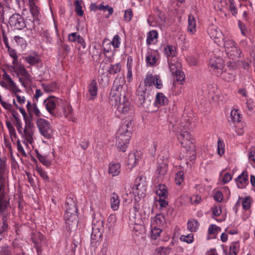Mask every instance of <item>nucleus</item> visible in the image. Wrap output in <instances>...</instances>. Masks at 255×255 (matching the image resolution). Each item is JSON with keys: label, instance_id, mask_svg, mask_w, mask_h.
Returning a JSON list of instances; mask_svg holds the SVG:
<instances>
[{"label": "nucleus", "instance_id": "nucleus-5", "mask_svg": "<svg viewBox=\"0 0 255 255\" xmlns=\"http://www.w3.org/2000/svg\"><path fill=\"white\" fill-rule=\"evenodd\" d=\"M209 67L212 74L221 77L224 72L225 62L221 57H213L210 60Z\"/></svg>", "mask_w": 255, "mask_h": 255}, {"label": "nucleus", "instance_id": "nucleus-41", "mask_svg": "<svg viewBox=\"0 0 255 255\" xmlns=\"http://www.w3.org/2000/svg\"><path fill=\"white\" fill-rule=\"evenodd\" d=\"M121 70V66L120 64L111 65L108 70V72L113 75L119 73Z\"/></svg>", "mask_w": 255, "mask_h": 255}, {"label": "nucleus", "instance_id": "nucleus-35", "mask_svg": "<svg viewBox=\"0 0 255 255\" xmlns=\"http://www.w3.org/2000/svg\"><path fill=\"white\" fill-rule=\"evenodd\" d=\"M199 225V223L195 219H191L188 221L187 228L191 232H196Z\"/></svg>", "mask_w": 255, "mask_h": 255}, {"label": "nucleus", "instance_id": "nucleus-3", "mask_svg": "<svg viewBox=\"0 0 255 255\" xmlns=\"http://www.w3.org/2000/svg\"><path fill=\"white\" fill-rule=\"evenodd\" d=\"M66 212L64 214L66 225L70 230L75 228L78 225L77 207L74 201L71 198H68L66 201Z\"/></svg>", "mask_w": 255, "mask_h": 255}, {"label": "nucleus", "instance_id": "nucleus-14", "mask_svg": "<svg viewBox=\"0 0 255 255\" xmlns=\"http://www.w3.org/2000/svg\"><path fill=\"white\" fill-rule=\"evenodd\" d=\"M59 100L53 97H49L44 101L47 111L52 115H56L55 109L58 105Z\"/></svg>", "mask_w": 255, "mask_h": 255}, {"label": "nucleus", "instance_id": "nucleus-29", "mask_svg": "<svg viewBox=\"0 0 255 255\" xmlns=\"http://www.w3.org/2000/svg\"><path fill=\"white\" fill-rule=\"evenodd\" d=\"M168 62L170 71L172 75L180 69V64L179 63L175 62L174 60L170 61L169 59H168Z\"/></svg>", "mask_w": 255, "mask_h": 255}, {"label": "nucleus", "instance_id": "nucleus-4", "mask_svg": "<svg viewBox=\"0 0 255 255\" xmlns=\"http://www.w3.org/2000/svg\"><path fill=\"white\" fill-rule=\"evenodd\" d=\"M181 126L182 128H180L181 132L178 135V139L183 147L185 148L187 151L192 152V157L194 159L195 158L194 152L195 150V147L194 144V140L190 133L186 131H182L186 129L185 126L186 125Z\"/></svg>", "mask_w": 255, "mask_h": 255}, {"label": "nucleus", "instance_id": "nucleus-40", "mask_svg": "<svg viewBox=\"0 0 255 255\" xmlns=\"http://www.w3.org/2000/svg\"><path fill=\"white\" fill-rule=\"evenodd\" d=\"M43 238V236L41 234L38 233L32 236L31 240L34 244L35 246L38 248Z\"/></svg>", "mask_w": 255, "mask_h": 255}, {"label": "nucleus", "instance_id": "nucleus-45", "mask_svg": "<svg viewBox=\"0 0 255 255\" xmlns=\"http://www.w3.org/2000/svg\"><path fill=\"white\" fill-rule=\"evenodd\" d=\"M217 146L218 153L220 156H222L225 152V145L223 141L220 138L218 139Z\"/></svg>", "mask_w": 255, "mask_h": 255}, {"label": "nucleus", "instance_id": "nucleus-64", "mask_svg": "<svg viewBox=\"0 0 255 255\" xmlns=\"http://www.w3.org/2000/svg\"><path fill=\"white\" fill-rule=\"evenodd\" d=\"M242 206L245 210H248L250 208L251 204L249 198L246 197L244 199L242 202Z\"/></svg>", "mask_w": 255, "mask_h": 255}, {"label": "nucleus", "instance_id": "nucleus-21", "mask_svg": "<svg viewBox=\"0 0 255 255\" xmlns=\"http://www.w3.org/2000/svg\"><path fill=\"white\" fill-rule=\"evenodd\" d=\"M233 48L226 51L228 57L232 59H235L240 57L241 51L239 48L236 45L232 47Z\"/></svg>", "mask_w": 255, "mask_h": 255}, {"label": "nucleus", "instance_id": "nucleus-30", "mask_svg": "<svg viewBox=\"0 0 255 255\" xmlns=\"http://www.w3.org/2000/svg\"><path fill=\"white\" fill-rule=\"evenodd\" d=\"M36 153V157L39 160V161L45 166L48 167L51 165V161L50 160L48 159L47 158L46 156H43L39 153V152L37 151H35Z\"/></svg>", "mask_w": 255, "mask_h": 255}, {"label": "nucleus", "instance_id": "nucleus-33", "mask_svg": "<svg viewBox=\"0 0 255 255\" xmlns=\"http://www.w3.org/2000/svg\"><path fill=\"white\" fill-rule=\"evenodd\" d=\"M152 229L150 231V236L153 240H156L160 236L162 230L156 226H151Z\"/></svg>", "mask_w": 255, "mask_h": 255}, {"label": "nucleus", "instance_id": "nucleus-63", "mask_svg": "<svg viewBox=\"0 0 255 255\" xmlns=\"http://www.w3.org/2000/svg\"><path fill=\"white\" fill-rule=\"evenodd\" d=\"M120 36L118 35H116L113 38L112 41V45L114 47L118 48L120 45Z\"/></svg>", "mask_w": 255, "mask_h": 255}, {"label": "nucleus", "instance_id": "nucleus-46", "mask_svg": "<svg viewBox=\"0 0 255 255\" xmlns=\"http://www.w3.org/2000/svg\"><path fill=\"white\" fill-rule=\"evenodd\" d=\"M125 198L124 202L128 203H130L132 201V196L131 195V191L129 189L127 190V188H125V193L123 195Z\"/></svg>", "mask_w": 255, "mask_h": 255}, {"label": "nucleus", "instance_id": "nucleus-37", "mask_svg": "<svg viewBox=\"0 0 255 255\" xmlns=\"http://www.w3.org/2000/svg\"><path fill=\"white\" fill-rule=\"evenodd\" d=\"M223 40L224 41V47L225 51L233 48L232 47L237 45V43L232 39L224 38V39Z\"/></svg>", "mask_w": 255, "mask_h": 255}, {"label": "nucleus", "instance_id": "nucleus-51", "mask_svg": "<svg viewBox=\"0 0 255 255\" xmlns=\"http://www.w3.org/2000/svg\"><path fill=\"white\" fill-rule=\"evenodd\" d=\"M180 240L188 244L191 243L193 241V235L192 234H189L187 236L182 235L180 237Z\"/></svg>", "mask_w": 255, "mask_h": 255}, {"label": "nucleus", "instance_id": "nucleus-6", "mask_svg": "<svg viewBox=\"0 0 255 255\" xmlns=\"http://www.w3.org/2000/svg\"><path fill=\"white\" fill-rule=\"evenodd\" d=\"M136 95L141 106L147 108L150 105L153 98L145 86L140 85L136 90Z\"/></svg>", "mask_w": 255, "mask_h": 255}, {"label": "nucleus", "instance_id": "nucleus-62", "mask_svg": "<svg viewBox=\"0 0 255 255\" xmlns=\"http://www.w3.org/2000/svg\"><path fill=\"white\" fill-rule=\"evenodd\" d=\"M132 17V11L131 9H128L125 12L124 19L127 21H130Z\"/></svg>", "mask_w": 255, "mask_h": 255}, {"label": "nucleus", "instance_id": "nucleus-31", "mask_svg": "<svg viewBox=\"0 0 255 255\" xmlns=\"http://www.w3.org/2000/svg\"><path fill=\"white\" fill-rule=\"evenodd\" d=\"M156 193L160 198H166L167 196V190L165 185L159 184L158 188L157 189Z\"/></svg>", "mask_w": 255, "mask_h": 255}, {"label": "nucleus", "instance_id": "nucleus-28", "mask_svg": "<svg viewBox=\"0 0 255 255\" xmlns=\"http://www.w3.org/2000/svg\"><path fill=\"white\" fill-rule=\"evenodd\" d=\"M165 223V218L162 214H158L156 215L152 222L151 226H156L160 228Z\"/></svg>", "mask_w": 255, "mask_h": 255}, {"label": "nucleus", "instance_id": "nucleus-59", "mask_svg": "<svg viewBox=\"0 0 255 255\" xmlns=\"http://www.w3.org/2000/svg\"><path fill=\"white\" fill-rule=\"evenodd\" d=\"M116 222V217L114 215H111L108 218L107 224L109 228L112 227L114 226L115 222Z\"/></svg>", "mask_w": 255, "mask_h": 255}, {"label": "nucleus", "instance_id": "nucleus-15", "mask_svg": "<svg viewBox=\"0 0 255 255\" xmlns=\"http://www.w3.org/2000/svg\"><path fill=\"white\" fill-rule=\"evenodd\" d=\"M210 37L214 40L215 43L219 45L221 40L224 39V35L221 30L215 26L210 27L208 31Z\"/></svg>", "mask_w": 255, "mask_h": 255}, {"label": "nucleus", "instance_id": "nucleus-48", "mask_svg": "<svg viewBox=\"0 0 255 255\" xmlns=\"http://www.w3.org/2000/svg\"><path fill=\"white\" fill-rule=\"evenodd\" d=\"M98 9L100 10H103L104 12L108 11V15L107 17H108L109 15H111L114 11L113 8L108 5H104L103 4H100L98 6Z\"/></svg>", "mask_w": 255, "mask_h": 255}, {"label": "nucleus", "instance_id": "nucleus-36", "mask_svg": "<svg viewBox=\"0 0 255 255\" xmlns=\"http://www.w3.org/2000/svg\"><path fill=\"white\" fill-rule=\"evenodd\" d=\"M36 1V0H33L29 1L30 12L35 18H36L39 13L38 8L35 4Z\"/></svg>", "mask_w": 255, "mask_h": 255}, {"label": "nucleus", "instance_id": "nucleus-26", "mask_svg": "<svg viewBox=\"0 0 255 255\" xmlns=\"http://www.w3.org/2000/svg\"><path fill=\"white\" fill-rule=\"evenodd\" d=\"M167 170V165L165 162L161 161L158 162L156 173L158 175V177H162L165 174Z\"/></svg>", "mask_w": 255, "mask_h": 255}, {"label": "nucleus", "instance_id": "nucleus-27", "mask_svg": "<svg viewBox=\"0 0 255 255\" xmlns=\"http://www.w3.org/2000/svg\"><path fill=\"white\" fill-rule=\"evenodd\" d=\"M168 102V99L162 93H158L156 94L155 104L157 106H161L166 105Z\"/></svg>", "mask_w": 255, "mask_h": 255}, {"label": "nucleus", "instance_id": "nucleus-52", "mask_svg": "<svg viewBox=\"0 0 255 255\" xmlns=\"http://www.w3.org/2000/svg\"><path fill=\"white\" fill-rule=\"evenodd\" d=\"M221 77L222 79L228 82L233 81L235 78V76L233 74L229 73H226L224 71L223 72Z\"/></svg>", "mask_w": 255, "mask_h": 255}, {"label": "nucleus", "instance_id": "nucleus-49", "mask_svg": "<svg viewBox=\"0 0 255 255\" xmlns=\"http://www.w3.org/2000/svg\"><path fill=\"white\" fill-rule=\"evenodd\" d=\"M7 48L10 56L13 58L12 63L16 64L17 62V56L16 51L15 50L11 49L9 46V48Z\"/></svg>", "mask_w": 255, "mask_h": 255}, {"label": "nucleus", "instance_id": "nucleus-12", "mask_svg": "<svg viewBox=\"0 0 255 255\" xmlns=\"http://www.w3.org/2000/svg\"><path fill=\"white\" fill-rule=\"evenodd\" d=\"M115 106L117 107V111L121 114H127L132 113L133 111L132 107L128 98L119 100Z\"/></svg>", "mask_w": 255, "mask_h": 255}, {"label": "nucleus", "instance_id": "nucleus-7", "mask_svg": "<svg viewBox=\"0 0 255 255\" xmlns=\"http://www.w3.org/2000/svg\"><path fill=\"white\" fill-rule=\"evenodd\" d=\"M36 126L42 135L49 139L52 136V129L49 122L44 119L39 118L36 121Z\"/></svg>", "mask_w": 255, "mask_h": 255}, {"label": "nucleus", "instance_id": "nucleus-32", "mask_svg": "<svg viewBox=\"0 0 255 255\" xmlns=\"http://www.w3.org/2000/svg\"><path fill=\"white\" fill-rule=\"evenodd\" d=\"M158 37V33L156 30H153L150 31L148 33V35L146 39V43L148 45H149L153 42L154 40L157 39Z\"/></svg>", "mask_w": 255, "mask_h": 255}, {"label": "nucleus", "instance_id": "nucleus-39", "mask_svg": "<svg viewBox=\"0 0 255 255\" xmlns=\"http://www.w3.org/2000/svg\"><path fill=\"white\" fill-rule=\"evenodd\" d=\"M154 82L155 76H153L151 74H148L144 80V85L143 86H145V87L151 86L154 84Z\"/></svg>", "mask_w": 255, "mask_h": 255}, {"label": "nucleus", "instance_id": "nucleus-34", "mask_svg": "<svg viewBox=\"0 0 255 255\" xmlns=\"http://www.w3.org/2000/svg\"><path fill=\"white\" fill-rule=\"evenodd\" d=\"M25 60L30 65H34L39 62V58L37 55H29L24 58Z\"/></svg>", "mask_w": 255, "mask_h": 255}, {"label": "nucleus", "instance_id": "nucleus-55", "mask_svg": "<svg viewBox=\"0 0 255 255\" xmlns=\"http://www.w3.org/2000/svg\"><path fill=\"white\" fill-rule=\"evenodd\" d=\"M174 75L175 76L176 80L178 82H182L185 80V75L182 71H181L180 69L177 72L174 73Z\"/></svg>", "mask_w": 255, "mask_h": 255}, {"label": "nucleus", "instance_id": "nucleus-16", "mask_svg": "<svg viewBox=\"0 0 255 255\" xmlns=\"http://www.w3.org/2000/svg\"><path fill=\"white\" fill-rule=\"evenodd\" d=\"M236 182L238 187L240 188H245L249 184V176L247 171H243L236 179Z\"/></svg>", "mask_w": 255, "mask_h": 255}, {"label": "nucleus", "instance_id": "nucleus-20", "mask_svg": "<svg viewBox=\"0 0 255 255\" xmlns=\"http://www.w3.org/2000/svg\"><path fill=\"white\" fill-rule=\"evenodd\" d=\"M108 172L112 176L118 175L121 172V164L118 162H111L109 165Z\"/></svg>", "mask_w": 255, "mask_h": 255}, {"label": "nucleus", "instance_id": "nucleus-22", "mask_svg": "<svg viewBox=\"0 0 255 255\" xmlns=\"http://www.w3.org/2000/svg\"><path fill=\"white\" fill-rule=\"evenodd\" d=\"M2 78L7 81L9 88L13 91V92H19L20 90L17 88L15 83L12 80L11 77L4 71L2 75Z\"/></svg>", "mask_w": 255, "mask_h": 255}, {"label": "nucleus", "instance_id": "nucleus-43", "mask_svg": "<svg viewBox=\"0 0 255 255\" xmlns=\"http://www.w3.org/2000/svg\"><path fill=\"white\" fill-rule=\"evenodd\" d=\"M231 121L234 123L239 122L241 120L240 115L237 110H232L230 115Z\"/></svg>", "mask_w": 255, "mask_h": 255}, {"label": "nucleus", "instance_id": "nucleus-38", "mask_svg": "<svg viewBox=\"0 0 255 255\" xmlns=\"http://www.w3.org/2000/svg\"><path fill=\"white\" fill-rule=\"evenodd\" d=\"M21 134L27 142H29L30 143H32L33 142L32 136L33 135V132L32 130L23 129Z\"/></svg>", "mask_w": 255, "mask_h": 255}, {"label": "nucleus", "instance_id": "nucleus-42", "mask_svg": "<svg viewBox=\"0 0 255 255\" xmlns=\"http://www.w3.org/2000/svg\"><path fill=\"white\" fill-rule=\"evenodd\" d=\"M196 23L193 17L189 16L188 18V30L191 33H193L195 30Z\"/></svg>", "mask_w": 255, "mask_h": 255}, {"label": "nucleus", "instance_id": "nucleus-56", "mask_svg": "<svg viewBox=\"0 0 255 255\" xmlns=\"http://www.w3.org/2000/svg\"><path fill=\"white\" fill-rule=\"evenodd\" d=\"M146 61L147 64L151 66L154 65L156 62V57L153 55H148L146 57Z\"/></svg>", "mask_w": 255, "mask_h": 255}, {"label": "nucleus", "instance_id": "nucleus-24", "mask_svg": "<svg viewBox=\"0 0 255 255\" xmlns=\"http://www.w3.org/2000/svg\"><path fill=\"white\" fill-rule=\"evenodd\" d=\"M98 86L96 81L93 79L89 85L88 92L92 97L91 99H94L97 95Z\"/></svg>", "mask_w": 255, "mask_h": 255}, {"label": "nucleus", "instance_id": "nucleus-13", "mask_svg": "<svg viewBox=\"0 0 255 255\" xmlns=\"http://www.w3.org/2000/svg\"><path fill=\"white\" fill-rule=\"evenodd\" d=\"M8 23L11 27H15L17 29H22L26 27L24 18L18 13L11 15L9 18Z\"/></svg>", "mask_w": 255, "mask_h": 255}, {"label": "nucleus", "instance_id": "nucleus-18", "mask_svg": "<svg viewBox=\"0 0 255 255\" xmlns=\"http://www.w3.org/2000/svg\"><path fill=\"white\" fill-rule=\"evenodd\" d=\"M9 206H0V220L8 225L10 222V212L8 208Z\"/></svg>", "mask_w": 255, "mask_h": 255}, {"label": "nucleus", "instance_id": "nucleus-19", "mask_svg": "<svg viewBox=\"0 0 255 255\" xmlns=\"http://www.w3.org/2000/svg\"><path fill=\"white\" fill-rule=\"evenodd\" d=\"M13 65L14 66H11V68L17 73V75L20 74L27 79L29 78V74L23 65L18 64L17 62L16 64Z\"/></svg>", "mask_w": 255, "mask_h": 255}, {"label": "nucleus", "instance_id": "nucleus-1", "mask_svg": "<svg viewBox=\"0 0 255 255\" xmlns=\"http://www.w3.org/2000/svg\"><path fill=\"white\" fill-rule=\"evenodd\" d=\"M132 124L131 121H126L123 123L116 135V145L118 149L125 152L129 143L131 135Z\"/></svg>", "mask_w": 255, "mask_h": 255}, {"label": "nucleus", "instance_id": "nucleus-8", "mask_svg": "<svg viewBox=\"0 0 255 255\" xmlns=\"http://www.w3.org/2000/svg\"><path fill=\"white\" fill-rule=\"evenodd\" d=\"M104 230V221L103 219L97 220L94 218L93 220L92 231L91 235V239L98 241L102 236Z\"/></svg>", "mask_w": 255, "mask_h": 255}, {"label": "nucleus", "instance_id": "nucleus-61", "mask_svg": "<svg viewBox=\"0 0 255 255\" xmlns=\"http://www.w3.org/2000/svg\"><path fill=\"white\" fill-rule=\"evenodd\" d=\"M8 229V225L6 223H2L0 220V235H3V234L6 232Z\"/></svg>", "mask_w": 255, "mask_h": 255}, {"label": "nucleus", "instance_id": "nucleus-10", "mask_svg": "<svg viewBox=\"0 0 255 255\" xmlns=\"http://www.w3.org/2000/svg\"><path fill=\"white\" fill-rule=\"evenodd\" d=\"M56 115H53L54 117L64 116L68 119H71L72 113V109L70 106L66 102L59 100L58 105L55 109Z\"/></svg>", "mask_w": 255, "mask_h": 255}, {"label": "nucleus", "instance_id": "nucleus-53", "mask_svg": "<svg viewBox=\"0 0 255 255\" xmlns=\"http://www.w3.org/2000/svg\"><path fill=\"white\" fill-rule=\"evenodd\" d=\"M240 250V245L238 242L232 243L230 247V252L233 253H237Z\"/></svg>", "mask_w": 255, "mask_h": 255}, {"label": "nucleus", "instance_id": "nucleus-11", "mask_svg": "<svg viewBox=\"0 0 255 255\" xmlns=\"http://www.w3.org/2000/svg\"><path fill=\"white\" fill-rule=\"evenodd\" d=\"M6 180H0V206H9V189L6 187Z\"/></svg>", "mask_w": 255, "mask_h": 255}, {"label": "nucleus", "instance_id": "nucleus-50", "mask_svg": "<svg viewBox=\"0 0 255 255\" xmlns=\"http://www.w3.org/2000/svg\"><path fill=\"white\" fill-rule=\"evenodd\" d=\"M28 112L30 114H33L38 117L41 116V113L39 110L38 109L36 104L35 103H34L32 105L31 109L28 111Z\"/></svg>", "mask_w": 255, "mask_h": 255}, {"label": "nucleus", "instance_id": "nucleus-17", "mask_svg": "<svg viewBox=\"0 0 255 255\" xmlns=\"http://www.w3.org/2000/svg\"><path fill=\"white\" fill-rule=\"evenodd\" d=\"M140 154V152L137 151L135 153L129 154L127 165H128L129 168L132 169L138 163L141 159Z\"/></svg>", "mask_w": 255, "mask_h": 255}, {"label": "nucleus", "instance_id": "nucleus-58", "mask_svg": "<svg viewBox=\"0 0 255 255\" xmlns=\"http://www.w3.org/2000/svg\"><path fill=\"white\" fill-rule=\"evenodd\" d=\"M14 119H15V120L16 121V128H17V130H18V132L20 133V134H22V124L21 123H20V119L17 118L16 116H15L14 114L13 115Z\"/></svg>", "mask_w": 255, "mask_h": 255}, {"label": "nucleus", "instance_id": "nucleus-54", "mask_svg": "<svg viewBox=\"0 0 255 255\" xmlns=\"http://www.w3.org/2000/svg\"><path fill=\"white\" fill-rule=\"evenodd\" d=\"M221 230L220 227H217L215 225H211L208 229V233L209 234L216 235L218 232Z\"/></svg>", "mask_w": 255, "mask_h": 255}, {"label": "nucleus", "instance_id": "nucleus-2", "mask_svg": "<svg viewBox=\"0 0 255 255\" xmlns=\"http://www.w3.org/2000/svg\"><path fill=\"white\" fill-rule=\"evenodd\" d=\"M128 87L124 78H116L111 89L109 99L112 105H116L119 100L127 98Z\"/></svg>", "mask_w": 255, "mask_h": 255}, {"label": "nucleus", "instance_id": "nucleus-57", "mask_svg": "<svg viewBox=\"0 0 255 255\" xmlns=\"http://www.w3.org/2000/svg\"><path fill=\"white\" fill-rule=\"evenodd\" d=\"M175 179L176 181V183L178 185H180L184 179L183 172L182 171H180L177 173Z\"/></svg>", "mask_w": 255, "mask_h": 255}, {"label": "nucleus", "instance_id": "nucleus-47", "mask_svg": "<svg viewBox=\"0 0 255 255\" xmlns=\"http://www.w3.org/2000/svg\"><path fill=\"white\" fill-rule=\"evenodd\" d=\"M74 4L75 6V12L79 16H82L84 14V12L82 10V6L80 4L79 0H76Z\"/></svg>", "mask_w": 255, "mask_h": 255}, {"label": "nucleus", "instance_id": "nucleus-44", "mask_svg": "<svg viewBox=\"0 0 255 255\" xmlns=\"http://www.w3.org/2000/svg\"><path fill=\"white\" fill-rule=\"evenodd\" d=\"M37 172L39 173L40 177L46 182L49 181V177L47 174V172H45L43 169H42L41 167H36V169Z\"/></svg>", "mask_w": 255, "mask_h": 255}, {"label": "nucleus", "instance_id": "nucleus-60", "mask_svg": "<svg viewBox=\"0 0 255 255\" xmlns=\"http://www.w3.org/2000/svg\"><path fill=\"white\" fill-rule=\"evenodd\" d=\"M202 198L198 195H194L190 197V201L192 204H198L201 201Z\"/></svg>", "mask_w": 255, "mask_h": 255}, {"label": "nucleus", "instance_id": "nucleus-9", "mask_svg": "<svg viewBox=\"0 0 255 255\" xmlns=\"http://www.w3.org/2000/svg\"><path fill=\"white\" fill-rule=\"evenodd\" d=\"M145 178L139 176L135 180L134 186L132 188L133 193L138 196L139 198H143L145 195L146 185Z\"/></svg>", "mask_w": 255, "mask_h": 255}, {"label": "nucleus", "instance_id": "nucleus-25", "mask_svg": "<svg viewBox=\"0 0 255 255\" xmlns=\"http://www.w3.org/2000/svg\"><path fill=\"white\" fill-rule=\"evenodd\" d=\"M111 207L114 211H117L119 208L120 200L119 196L113 193L110 198Z\"/></svg>", "mask_w": 255, "mask_h": 255}, {"label": "nucleus", "instance_id": "nucleus-23", "mask_svg": "<svg viewBox=\"0 0 255 255\" xmlns=\"http://www.w3.org/2000/svg\"><path fill=\"white\" fill-rule=\"evenodd\" d=\"M163 51L168 61L170 57L173 58L176 55V48L172 45H167L164 46Z\"/></svg>", "mask_w": 255, "mask_h": 255}]
</instances>
